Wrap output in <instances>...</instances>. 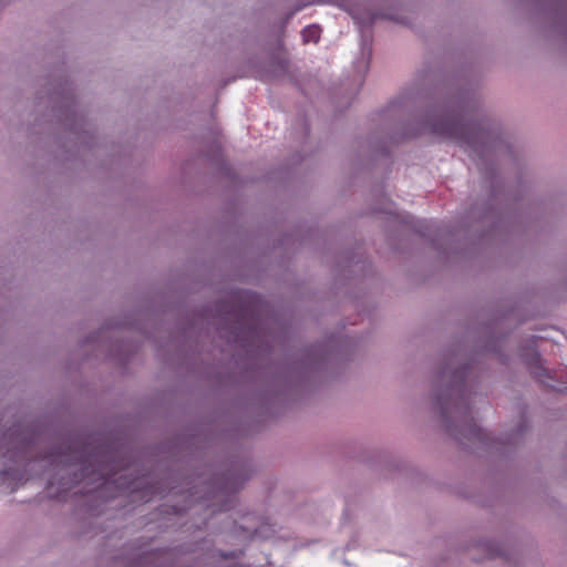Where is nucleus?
I'll return each mask as SVG.
<instances>
[{
	"label": "nucleus",
	"mask_w": 567,
	"mask_h": 567,
	"mask_svg": "<svg viewBox=\"0 0 567 567\" xmlns=\"http://www.w3.org/2000/svg\"><path fill=\"white\" fill-rule=\"evenodd\" d=\"M289 72V61L284 55H277L271 61V69L269 71L271 76L279 78Z\"/></svg>",
	"instance_id": "8"
},
{
	"label": "nucleus",
	"mask_w": 567,
	"mask_h": 567,
	"mask_svg": "<svg viewBox=\"0 0 567 567\" xmlns=\"http://www.w3.org/2000/svg\"><path fill=\"white\" fill-rule=\"evenodd\" d=\"M327 358V350L321 346H313L305 350L300 364L303 369H311L318 367Z\"/></svg>",
	"instance_id": "7"
},
{
	"label": "nucleus",
	"mask_w": 567,
	"mask_h": 567,
	"mask_svg": "<svg viewBox=\"0 0 567 567\" xmlns=\"http://www.w3.org/2000/svg\"><path fill=\"white\" fill-rule=\"evenodd\" d=\"M475 371L467 355L458 350L443 355L431 381L433 410L451 436L462 445H488V436L474 422L470 396Z\"/></svg>",
	"instance_id": "2"
},
{
	"label": "nucleus",
	"mask_w": 567,
	"mask_h": 567,
	"mask_svg": "<svg viewBox=\"0 0 567 567\" xmlns=\"http://www.w3.org/2000/svg\"><path fill=\"white\" fill-rule=\"evenodd\" d=\"M52 463L66 471L68 478L61 475L59 485L62 491L87 481L89 484L101 485L112 480L123 467L114 460L109 446L92 447L91 443L75 440L63 450L51 454Z\"/></svg>",
	"instance_id": "4"
},
{
	"label": "nucleus",
	"mask_w": 567,
	"mask_h": 567,
	"mask_svg": "<svg viewBox=\"0 0 567 567\" xmlns=\"http://www.w3.org/2000/svg\"><path fill=\"white\" fill-rule=\"evenodd\" d=\"M533 343L534 340L530 341V343L523 350L522 353V355L526 359L529 365L533 378L545 386H548L556 391H560L561 389L549 383V380H551L549 371L540 364L539 353L537 352Z\"/></svg>",
	"instance_id": "6"
},
{
	"label": "nucleus",
	"mask_w": 567,
	"mask_h": 567,
	"mask_svg": "<svg viewBox=\"0 0 567 567\" xmlns=\"http://www.w3.org/2000/svg\"><path fill=\"white\" fill-rule=\"evenodd\" d=\"M421 131L455 141L483 158L496 150L501 124L485 110L481 96L458 90L436 100L420 121Z\"/></svg>",
	"instance_id": "1"
},
{
	"label": "nucleus",
	"mask_w": 567,
	"mask_h": 567,
	"mask_svg": "<svg viewBox=\"0 0 567 567\" xmlns=\"http://www.w3.org/2000/svg\"><path fill=\"white\" fill-rule=\"evenodd\" d=\"M217 331L228 343L243 348L251 355H259L271 347L272 336L261 322L262 302L251 291L231 292L217 305Z\"/></svg>",
	"instance_id": "3"
},
{
	"label": "nucleus",
	"mask_w": 567,
	"mask_h": 567,
	"mask_svg": "<svg viewBox=\"0 0 567 567\" xmlns=\"http://www.w3.org/2000/svg\"><path fill=\"white\" fill-rule=\"evenodd\" d=\"M305 42L315 41L317 42L320 38V29L316 25L307 27L302 31Z\"/></svg>",
	"instance_id": "9"
},
{
	"label": "nucleus",
	"mask_w": 567,
	"mask_h": 567,
	"mask_svg": "<svg viewBox=\"0 0 567 567\" xmlns=\"http://www.w3.org/2000/svg\"><path fill=\"white\" fill-rule=\"evenodd\" d=\"M486 349H487V351H491V350L496 351V349H491L489 347H486Z\"/></svg>",
	"instance_id": "12"
},
{
	"label": "nucleus",
	"mask_w": 567,
	"mask_h": 567,
	"mask_svg": "<svg viewBox=\"0 0 567 567\" xmlns=\"http://www.w3.org/2000/svg\"><path fill=\"white\" fill-rule=\"evenodd\" d=\"M470 215H471V217H476V216H477V213H476V208H475V207H473V208L471 209Z\"/></svg>",
	"instance_id": "11"
},
{
	"label": "nucleus",
	"mask_w": 567,
	"mask_h": 567,
	"mask_svg": "<svg viewBox=\"0 0 567 567\" xmlns=\"http://www.w3.org/2000/svg\"><path fill=\"white\" fill-rule=\"evenodd\" d=\"M525 430H526V424H525V421H524V420H522V421L519 422V424L517 425V431H516V433L514 434V437L505 439V440H503L502 442H503L504 444L517 443L518 437H519V436L525 432Z\"/></svg>",
	"instance_id": "10"
},
{
	"label": "nucleus",
	"mask_w": 567,
	"mask_h": 567,
	"mask_svg": "<svg viewBox=\"0 0 567 567\" xmlns=\"http://www.w3.org/2000/svg\"><path fill=\"white\" fill-rule=\"evenodd\" d=\"M50 99L54 101L58 107L59 117L64 122L65 126L76 135V138L87 144L86 135L90 134L89 123L84 120L83 115L75 109L73 93L69 84L60 83L58 87L51 93Z\"/></svg>",
	"instance_id": "5"
}]
</instances>
